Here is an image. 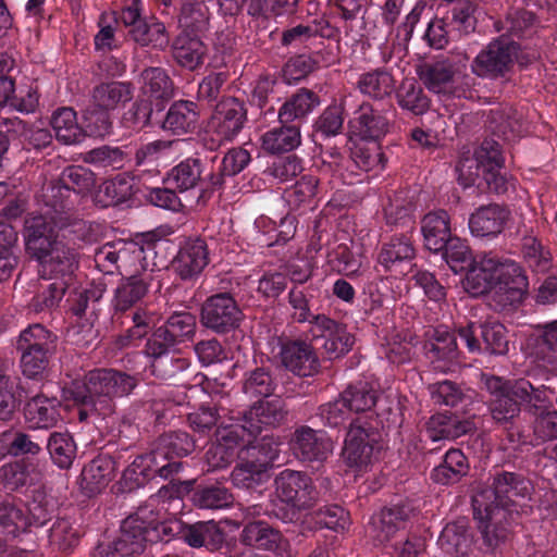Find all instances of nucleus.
<instances>
[{
  "instance_id": "obj_1",
  "label": "nucleus",
  "mask_w": 557,
  "mask_h": 557,
  "mask_svg": "<svg viewBox=\"0 0 557 557\" xmlns=\"http://www.w3.org/2000/svg\"><path fill=\"white\" fill-rule=\"evenodd\" d=\"M25 245L27 252L38 261L40 273L50 276L38 282L29 309L36 313L52 311L71 285L77 268L76 252L58 239L52 223L42 215L26 221Z\"/></svg>"
},
{
  "instance_id": "obj_2",
  "label": "nucleus",
  "mask_w": 557,
  "mask_h": 557,
  "mask_svg": "<svg viewBox=\"0 0 557 557\" xmlns=\"http://www.w3.org/2000/svg\"><path fill=\"white\" fill-rule=\"evenodd\" d=\"M532 490L531 482L512 472L494 476L493 486L476 493L472 498L474 519L488 546H497L506 537L508 506L513 497H525Z\"/></svg>"
},
{
  "instance_id": "obj_3",
  "label": "nucleus",
  "mask_w": 557,
  "mask_h": 557,
  "mask_svg": "<svg viewBox=\"0 0 557 557\" xmlns=\"http://www.w3.org/2000/svg\"><path fill=\"white\" fill-rule=\"evenodd\" d=\"M136 375L114 369H97L88 372L83 382H74L69 388V398L89 405L99 416L114 412V398L128 396L138 385Z\"/></svg>"
},
{
  "instance_id": "obj_4",
  "label": "nucleus",
  "mask_w": 557,
  "mask_h": 557,
  "mask_svg": "<svg viewBox=\"0 0 557 557\" xmlns=\"http://www.w3.org/2000/svg\"><path fill=\"white\" fill-rule=\"evenodd\" d=\"M133 98V88L125 82H107L96 85L90 100L84 110L87 131L95 136L109 134L112 125L111 114L124 107Z\"/></svg>"
},
{
  "instance_id": "obj_5",
  "label": "nucleus",
  "mask_w": 557,
  "mask_h": 557,
  "mask_svg": "<svg viewBox=\"0 0 557 557\" xmlns=\"http://www.w3.org/2000/svg\"><path fill=\"white\" fill-rule=\"evenodd\" d=\"M379 438L380 434L368 422H351L342 451L346 466L356 472L367 471L376 460Z\"/></svg>"
},
{
  "instance_id": "obj_6",
  "label": "nucleus",
  "mask_w": 557,
  "mask_h": 557,
  "mask_svg": "<svg viewBox=\"0 0 557 557\" xmlns=\"http://www.w3.org/2000/svg\"><path fill=\"white\" fill-rule=\"evenodd\" d=\"M246 120L247 110L242 101L233 97L222 99L208 123L210 149L233 140L244 127Z\"/></svg>"
},
{
  "instance_id": "obj_7",
  "label": "nucleus",
  "mask_w": 557,
  "mask_h": 557,
  "mask_svg": "<svg viewBox=\"0 0 557 557\" xmlns=\"http://www.w3.org/2000/svg\"><path fill=\"white\" fill-rule=\"evenodd\" d=\"M519 47L506 36L491 41L471 63V71L479 77L498 78L505 76L517 59Z\"/></svg>"
},
{
  "instance_id": "obj_8",
  "label": "nucleus",
  "mask_w": 557,
  "mask_h": 557,
  "mask_svg": "<svg viewBox=\"0 0 557 557\" xmlns=\"http://www.w3.org/2000/svg\"><path fill=\"white\" fill-rule=\"evenodd\" d=\"M495 268V285L492 296L495 308L504 310L520 304L529 286L522 268L513 260L498 257Z\"/></svg>"
},
{
  "instance_id": "obj_9",
  "label": "nucleus",
  "mask_w": 557,
  "mask_h": 557,
  "mask_svg": "<svg viewBox=\"0 0 557 557\" xmlns=\"http://www.w3.org/2000/svg\"><path fill=\"white\" fill-rule=\"evenodd\" d=\"M243 312L228 293L212 295L202 304L200 322L215 333L224 334L239 326Z\"/></svg>"
},
{
  "instance_id": "obj_10",
  "label": "nucleus",
  "mask_w": 557,
  "mask_h": 557,
  "mask_svg": "<svg viewBox=\"0 0 557 557\" xmlns=\"http://www.w3.org/2000/svg\"><path fill=\"white\" fill-rule=\"evenodd\" d=\"M276 496L298 509L313 505L317 492L311 479L304 472L285 469L274 481Z\"/></svg>"
},
{
  "instance_id": "obj_11",
  "label": "nucleus",
  "mask_w": 557,
  "mask_h": 557,
  "mask_svg": "<svg viewBox=\"0 0 557 557\" xmlns=\"http://www.w3.org/2000/svg\"><path fill=\"white\" fill-rule=\"evenodd\" d=\"M287 417L285 401L280 397L255 403L240 418L239 428L250 436L274 429L284 423Z\"/></svg>"
},
{
  "instance_id": "obj_12",
  "label": "nucleus",
  "mask_w": 557,
  "mask_h": 557,
  "mask_svg": "<svg viewBox=\"0 0 557 557\" xmlns=\"http://www.w3.org/2000/svg\"><path fill=\"white\" fill-rule=\"evenodd\" d=\"M287 417L285 401L280 397L255 403L240 418L239 428L250 436L274 429L284 423Z\"/></svg>"
},
{
  "instance_id": "obj_13",
  "label": "nucleus",
  "mask_w": 557,
  "mask_h": 557,
  "mask_svg": "<svg viewBox=\"0 0 557 557\" xmlns=\"http://www.w3.org/2000/svg\"><path fill=\"white\" fill-rule=\"evenodd\" d=\"M482 380L492 396L490 411L493 419L498 423H507L518 417L522 403L513 395V382L487 374H483Z\"/></svg>"
},
{
  "instance_id": "obj_14",
  "label": "nucleus",
  "mask_w": 557,
  "mask_h": 557,
  "mask_svg": "<svg viewBox=\"0 0 557 557\" xmlns=\"http://www.w3.org/2000/svg\"><path fill=\"white\" fill-rule=\"evenodd\" d=\"M313 336L323 337L322 345L325 355L330 359H337L349 352L355 344V336L347 331L346 325L318 314L313 318Z\"/></svg>"
},
{
  "instance_id": "obj_15",
  "label": "nucleus",
  "mask_w": 557,
  "mask_h": 557,
  "mask_svg": "<svg viewBox=\"0 0 557 557\" xmlns=\"http://www.w3.org/2000/svg\"><path fill=\"white\" fill-rule=\"evenodd\" d=\"M280 358L287 370L299 376H311L320 368L319 358L311 344L300 339L283 341Z\"/></svg>"
},
{
  "instance_id": "obj_16",
  "label": "nucleus",
  "mask_w": 557,
  "mask_h": 557,
  "mask_svg": "<svg viewBox=\"0 0 557 557\" xmlns=\"http://www.w3.org/2000/svg\"><path fill=\"white\" fill-rule=\"evenodd\" d=\"M290 448L301 460L323 461L332 454L333 443L324 432L301 425L293 433Z\"/></svg>"
},
{
  "instance_id": "obj_17",
  "label": "nucleus",
  "mask_w": 557,
  "mask_h": 557,
  "mask_svg": "<svg viewBox=\"0 0 557 557\" xmlns=\"http://www.w3.org/2000/svg\"><path fill=\"white\" fill-rule=\"evenodd\" d=\"M350 132L361 140H379L389 129V120L383 110L363 102L349 121Z\"/></svg>"
},
{
  "instance_id": "obj_18",
  "label": "nucleus",
  "mask_w": 557,
  "mask_h": 557,
  "mask_svg": "<svg viewBox=\"0 0 557 557\" xmlns=\"http://www.w3.org/2000/svg\"><path fill=\"white\" fill-rule=\"evenodd\" d=\"M153 282L151 271H144L123 277L117 284L112 306L115 311L125 312L140 302L148 294Z\"/></svg>"
},
{
  "instance_id": "obj_19",
  "label": "nucleus",
  "mask_w": 557,
  "mask_h": 557,
  "mask_svg": "<svg viewBox=\"0 0 557 557\" xmlns=\"http://www.w3.org/2000/svg\"><path fill=\"white\" fill-rule=\"evenodd\" d=\"M497 256L484 253L474 258L469 263V269L463 282L465 289L472 296H479L491 292L493 296L495 285V271Z\"/></svg>"
},
{
  "instance_id": "obj_20",
  "label": "nucleus",
  "mask_w": 557,
  "mask_h": 557,
  "mask_svg": "<svg viewBox=\"0 0 557 557\" xmlns=\"http://www.w3.org/2000/svg\"><path fill=\"white\" fill-rule=\"evenodd\" d=\"M209 263V252L203 239L187 240L181 247L173 261V267L182 280L197 277Z\"/></svg>"
},
{
  "instance_id": "obj_21",
  "label": "nucleus",
  "mask_w": 557,
  "mask_h": 557,
  "mask_svg": "<svg viewBox=\"0 0 557 557\" xmlns=\"http://www.w3.org/2000/svg\"><path fill=\"white\" fill-rule=\"evenodd\" d=\"M509 216V211L499 205L482 206L470 215V232L476 237H496L504 231Z\"/></svg>"
},
{
  "instance_id": "obj_22",
  "label": "nucleus",
  "mask_w": 557,
  "mask_h": 557,
  "mask_svg": "<svg viewBox=\"0 0 557 557\" xmlns=\"http://www.w3.org/2000/svg\"><path fill=\"white\" fill-rule=\"evenodd\" d=\"M474 430L472 419L445 413L433 414L424 424L425 436L432 442L455 440Z\"/></svg>"
},
{
  "instance_id": "obj_23",
  "label": "nucleus",
  "mask_w": 557,
  "mask_h": 557,
  "mask_svg": "<svg viewBox=\"0 0 557 557\" xmlns=\"http://www.w3.org/2000/svg\"><path fill=\"white\" fill-rule=\"evenodd\" d=\"M149 533L146 522L138 515L127 517L114 542V550L122 557H132L144 552Z\"/></svg>"
},
{
  "instance_id": "obj_24",
  "label": "nucleus",
  "mask_w": 557,
  "mask_h": 557,
  "mask_svg": "<svg viewBox=\"0 0 557 557\" xmlns=\"http://www.w3.org/2000/svg\"><path fill=\"white\" fill-rule=\"evenodd\" d=\"M60 401L37 395L30 398L24 407V418L32 430L51 429L61 420Z\"/></svg>"
},
{
  "instance_id": "obj_25",
  "label": "nucleus",
  "mask_w": 557,
  "mask_h": 557,
  "mask_svg": "<svg viewBox=\"0 0 557 557\" xmlns=\"http://www.w3.org/2000/svg\"><path fill=\"white\" fill-rule=\"evenodd\" d=\"M417 74L424 86L432 92L455 95V69L448 61L425 62Z\"/></svg>"
},
{
  "instance_id": "obj_26",
  "label": "nucleus",
  "mask_w": 557,
  "mask_h": 557,
  "mask_svg": "<svg viewBox=\"0 0 557 557\" xmlns=\"http://www.w3.org/2000/svg\"><path fill=\"white\" fill-rule=\"evenodd\" d=\"M182 466L181 461L162 463L152 449L148 454L136 457L125 470L124 476L134 480L136 484H140L146 478L153 474L169 479L172 474L180 472Z\"/></svg>"
},
{
  "instance_id": "obj_27",
  "label": "nucleus",
  "mask_w": 557,
  "mask_h": 557,
  "mask_svg": "<svg viewBox=\"0 0 557 557\" xmlns=\"http://www.w3.org/2000/svg\"><path fill=\"white\" fill-rule=\"evenodd\" d=\"M207 52V46L197 35L181 33L172 44L175 62L189 71H195L203 64Z\"/></svg>"
},
{
  "instance_id": "obj_28",
  "label": "nucleus",
  "mask_w": 557,
  "mask_h": 557,
  "mask_svg": "<svg viewBox=\"0 0 557 557\" xmlns=\"http://www.w3.org/2000/svg\"><path fill=\"white\" fill-rule=\"evenodd\" d=\"M424 245L430 251L444 249L451 238L450 218L445 210H437L424 215L421 222Z\"/></svg>"
},
{
  "instance_id": "obj_29",
  "label": "nucleus",
  "mask_w": 557,
  "mask_h": 557,
  "mask_svg": "<svg viewBox=\"0 0 557 557\" xmlns=\"http://www.w3.org/2000/svg\"><path fill=\"white\" fill-rule=\"evenodd\" d=\"M112 479V460L106 456H98L83 468L79 485L87 496H92L100 493Z\"/></svg>"
},
{
  "instance_id": "obj_30",
  "label": "nucleus",
  "mask_w": 557,
  "mask_h": 557,
  "mask_svg": "<svg viewBox=\"0 0 557 557\" xmlns=\"http://www.w3.org/2000/svg\"><path fill=\"white\" fill-rule=\"evenodd\" d=\"M260 140L261 148L268 153L289 152L301 144L300 128L297 125L282 123L281 126L265 132Z\"/></svg>"
},
{
  "instance_id": "obj_31",
  "label": "nucleus",
  "mask_w": 557,
  "mask_h": 557,
  "mask_svg": "<svg viewBox=\"0 0 557 557\" xmlns=\"http://www.w3.org/2000/svg\"><path fill=\"white\" fill-rule=\"evenodd\" d=\"M319 104L320 98L314 91L300 88L282 104L278 110V120L281 123H290L305 119Z\"/></svg>"
},
{
  "instance_id": "obj_32",
  "label": "nucleus",
  "mask_w": 557,
  "mask_h": 557,
  "mask_svg": "<svg viewBox=\"0 0 557 557\" xmlns=\"http://www.w3.org/2000/svg\"><path fill=\"white\" fill-rule=\"evenodd\" d=\"M198 121L197 104L193 101L174 102L163 121L162 127L173 134L182 135L193 132Z\"/></svg>"
},
{
  "instance_id": "obj_33",
  "label": "nucleus",
  "mask_w": 557,
  "mask_h": 557,
  "mask_svg": "<svg viewBox=\"0 0 557 557\" xmlns=\"http://www.w3.org/2000/svg\"><path fill=\"white\" fill-rule=\"evenodd\" d=\"M513 395L533 416L543 411L554 409L552 404L553 392L545 387H534L527 380H517L513 382Z\"/></svg>"
},
{
  "instance_id": "obj_34",
  "label": "nucleus",
  "mask_w": 557,
  "mask_h": 557,
  "mask_svg": "<svg viewBox=\"0 0 557 557\" xmlns=\"http://www.w3.org/2000/svg\"><path fill=\"white\" fill-rule=\"evenodd\" d=\"M240 541L245 545L264 550H275L283 543L282 534L264 521L249 522L245 525Z\"/></svg>"
},
{
  "instance_id": "obj_35",
  "label": "nucleus",
  "mask_w": 557,
  "mask_h": 557,
  "mask_svg": "<svg viewBox=\"0 0 557 557\" xmlns=\"http://www.w3.org/2000/svg\"><path fill=\"white\" fill-rule=\"evenodd\" d=\"M195 449V443L188 433L184 431H174L161 435L153 450L162 463L172 461L171 459L189 455Z\"/></svg>"
},
{
  "instance_id": "obj_36",
  "label": "nucleus",
  "mask_w": 557,
  "mask_h": 557,
  "mask_svg": "<svg viewBox=\"0 0 557 557\" xmlns=\"http://www.w3.org/2000/svg\"><path fill=\"white\" fill-rule=\"evenodd\" d=\"M407 518L408 515L404 508H385L372 518L370 534L377 543H386L395 535Z\"/></svg>"
},
{
  "instance_id": "obj_37",
  "label": "nucleus",
  "mask_w": 557,
  "mask_h": 557,
  "mask_svg": "<svg viewBox=\"0 0 557 557\" xmlns=\"http://www.w3.org/2000/svg\"><path fill=\"white\" fill-rule=\"evenodd\" d=\"M414 256L416 249L410 238L406 235H397L382 245L377 262L389 271L397 264L412 260Z\"/></svg>"
},
{
  "instance_id": "obj_38",
  "label": "nucleus",
  "mask_w": 557,
  "mask_h": 557,
  "mask_svg": "<svg viewBox=\"0 0 557 557\" xmlns=\"http://www.w3.org/2000/svg\"><path fill=\"white\" fill-rule=\"evenodd\" d=\"M468 470L469 465L463 453L459 449H449L443 462L433 469L431 478L438 484L448 485L458 482Z\"/></svg>"
},
{
  "instance_id": "obj_39",
  "label": "nucleus",
  "mask_w": 557,
  "mask_h": 557,
  "mask_svg": "<svg viewBox=\"0 0 557 557\" xmlns=\"http://www.w3.org/2000/svg\"><path fill=\"white\" fill-rule=\"evenodd\" d=\"M438 544L446 554L466 555L471 544L467 521L459 519L448 523L440 535Z\"/></svg>"
},
{
  "instance_id": "obj_40",
  "label": "nucleus",
  "mask_w": 557,
  "mask_h": 557,
  "mask_svg": "<svg viewBox=\"0 0 557 557\" xmlns=\"http://www.w3.org/2000/svg\"><path fill=\"white\" fill-rule=\"evenodd\" d=\"M51 126L59 141L65 145L77 144L84 137L83 128L78 125L76 112L72 108H60L51 117Z\"/></svg>"
},
{
  "instance_id": "obj_41",
  "label": "nucleus",
  "mask_w": 557,
  "mask_h": 557,
  "mask_svg": "<svg viewBox=\"0 0 557 557\" xmlns=\"http://www.w3.org/2000/svg\"><path fill=\"white\" fill-rule=\"evenodd\" d=\"M358 88L363 95L381 100L393 94L395 79L388 71L375 69L360 76Z\"/></svg>"
},
{
  "instance_id": "obj_42",
  "label": "nucleus",
  "mask_w": 557,
  "mask_h": 557,
  "mask_svg": "<svg viewBox=\"0 0 557 557\" xmlns=\"http://www.w3.org/2000/svg\"><path fill=\"white\" fill-rule=\"evenodd\" d=\"M57 335L46 329L44 325L36 323L29 325L21 332L17 342V350H38L55 352Z\"/></svg>"
},
{
  "instance_id": "obj_43",
  "label": "nucleus",
  "mask_w": 557,
  "mask_h": 557,
  "mask_svg": "<svg viewBox=\"0 0 557 557\" xmlns=\"http://www.w3.org/2000/svg\"><path fill=\"white\" fill-rule=\"evenodd\" d=\"M42 447L33 441L32 436L22 431L8 430L0 434V457L8 455L17 457L22 455H39Z\"/></svg>"
},
{
  "instance_id": "obj_44",
  "label": "nucleus",
  "mask_w": 557,
  "mask_h": 557,
  "mask_svg": "<svg viewBox=\"0 0 557 557\" xmlns=\"http://www.w3.org/2000/svg\"><path fill=\"white\" fill-rule=\"evenodd\" d=\"M424 349L432 362L453 361L459 355L455 334L442 327L434 330L432 338L425 344Z\"/></svg>"
},
{
  "instance_id": "obj_45",
  "label": "nucleus",
  "mask_w": 557,
  "mask_h": 557,
  "mask_svg": "<svg viewBox=\"0 0 557 557\" xmlns=\"http://www.w3.org/2000/svg\"><path fill=\"white\" fill-rule=\"evenodd\" d=\"M134 194V178L123 173L106 181L99 190V201L103 206H117L127 201Z\"/></svg>"
},
{
  "instance_id": "obj_46",
  "label": "nucleus",
  "mask_w": 557,
  "mask_h": 557,
  "mask_svg": "<svg viewBox=\"0 0 557 557\" xmlns=\"http://www.w3.org/2000/svg\"><path fill=\"white\" fill-rule=\"evenodd\" d=\"M417 338L409 331H393L386 336L384 351L386 358L393 363H404L414 354Z\"/></svg>"
},
{
  "instance_id": "obj_47",
  "label": "nucleus",
  "mask_w": 557,
  "mask_h": 557,
  "mask_svg": "<svg viewBox=\"0 0 557 557\" xmlns=\"http://www.w3.org/2000/svg\"><path fill=\"white\" fill-rule=\"evenodd\" d=\"M141 90L156 100L170 99L174 92L173 82L161 67H149L141 73Z\"/></svg>"
},
{
  "instance_id": "obj_48",
  "label": "nucleus",
  "mask_w": 557,
  "mask_h": 557,
  "mask_svg": "<svg viewBox=\"0 0 557 557\" xmlns=\"http://www.w3.org/2000/svg\"><path fill=\"white\" fill-rule=\"evenodd\" d=\"M39 479V473L32 462L24 460L12 461L0 468V480L10 490H16L26 484H32Z\"/></svg>"
},
{
  "instance_id": "obj_49",
  "label": "nucleus",
  "mask_w": 557,
  "mask_h": 557,
  "mask_svg": "<svg viewBox=\"0 0 557 557\" xmlns=\"http://www.w3.org/2000/svg\"><path fill=\"white\" fill-rule=\"evenodd\" d=\"M129 35L143 47L163 49L169 44L164 24L156 20L140 22L135 28H131Z\"/></svg>"
},
{
  "instance_id": "obj_50",
  "label": "nucleus",
  "mask_w": 557,
  "mask_h": 557,
  "mask_svg": "<svg viewBox=\"0 0 557 557\" xmlns=\"http://www.w3.org/2000/svg\"><path fill=\"white\" fill-rule=\"evenodd\" d=\"M267 468L257 459L246 456V450L239 453V462L233 469L231 479L234 485L239 487H250L263 480Z\"/></svg>"
},
{
  "instance_id": "obj_51",
  "label": "nucleus",
  "mask_w": 557,
  "mask_h": 557,
  "mask_svg": "<svg viewBox=\"0 0 557 557\" xmlns=\"http://www.w3.org/2000/svg\"><path fill=\"white\" fill-rule=\"evenodd\" d=\"M351 159L362 171H379L385 165L384 153L376 140H361L354 145Z\"/></svg>"
},
{
  "instance_id": "obj_52",
  "label": "nucleus",
  "mask_w": 557,
  "mask_h": 557,
  "mask_svg": "<svg viewBox=\"0 0 557 557\" xmlns=\"http://www.w3.org/2000/svg\"><path fill=\"white\" fill-rule=\"evenodd\" d=\"M413 208V197L409 190L394 191L393 195L388 196L387 202L383 207L386 223L397 225L409 221Z\"/></svg>"
},
{
  "instance_id": "obj_53",
  "label": "nucleus",
  "mask_w": 557,
  "mask_h": 557,
  "mask_svg": "<svg viewBox=\"0 0 557 557\" xmlns=\"http://www.w3.org/2000/svg\"><path fill=\"white\" fill-rule=\"evenodd\" d=\"M341 395L356 413L370 411L377 399V391L368 382L349 385Z\"/></svg>"
},
{
  "instance_id": "obj_54",
  "label": "nucleus",
  "mask_w": 557,
  "mask_h": 557,
  "mask_svg": "<svg viewBox=\"0 0 557 557\" xmlns=\"http://www.w3.org/2000/svg\"><path fill=\"white\" fill-rule=\"evenodd\" d=\"M201 173L200 160L186 159L171 170L168 183L182 191L188 190L198 184Z\"/></svg>"
},
{
  "instance_id": "obj_55",
  "label": "nucleus",
  "mask_w": 557,
  "mask_h": 557,
  "mask_svg": "<svg viewBox=\"0 0 557 557\" xmlns=\"http://www.w3.org/2000/svg\"><path fill=\"white\" fill-rule=\"evenodd\" d=\"M47 449L53 462L62 469L70 468L76 456V445L67 433L53 432L50 434Z\"/></svg>"
},
{
  "instance_id": "obj_56",
  "label": "nucleus",
  "mask_w": 557,
  "mask_h": 557,
  "mask_svg": "<svg viewBox=\"0 0 557 557\" xmlns=\"http://www.w3.org/2000/svg\"><path fill=\"white\" fill-rule=\"evenodd\" d=\"M396 97L398 104L413 114H422L429 109V98L421 86L412 79H406L401 83Z\"/></svg>"
},
{
  "instance_id": "obj_57",
  "label": "nucleus",
  "mask_w": 557,
  "mask_h": 557,
  "mask_svg": "<svg viewBox=\"0 0 557 557\" xmlns=\"http://www.w3.org/2000/svg\"><path fill=\"white\" fill-rule=\"evenodd\" d=\"M319 181L312 175H305L295 185L287 188L284 197L292 209L310 206L317 194Z\"/></svg>"
},
{
  "instance_id": "obj_58",
  "label": "nucleus",
  "mask_w": 557,
  "mask_h": 557,
  "mask_svg": "<svg viewBox=\"0 0 557 557\" xmlns=\"http://www.w3.org/2000/svg\"><path fill=\"white\" fill-rule=\"evenodd\" d=\"M209 16L208 9L202 1L197 3H186L182 7L181 15L178 18L180 26L183 28L182 33H201L208 26Z\"/></svg>"
},
{
  "instance_id": "obj_59",
  "label": "nucleus",
  "mask_w": 557,
  "mask_h": 557,
  "mask_svg": "<svg viewBox=\"0 0 557 557\" xmlns=\"http://www.w3.org/2000/svg\"><path fill=\"white\" fill-rule=\"evenodd\" d=\"M195 506L202 509H221L233 504L234 497L223 486H209L198 490L193 495Z\"/></svg>"
},
{
  "instance_id": "obj_60",
  "label": "nucleus",
  "mask_w": 557,
  "mask_h": 557,
  "mask_svg": "<svg viewBox=\"0 0 557 557\" xmlns=\"http://www.w3.org/2000/svg\"><path fill=\"white\" fill-rule=\"evenodd\" d=\"M0 525L9 534L15 535L29 525V519L22 506L5 499L0 502Z\"/></svg>"
},
{
  "instance_id": "obj_61",
  "label": "nucleus",
  "mask_w": 557,
  "mask_h": 557,
  "mask_svg": "<svg viewBox=\"0 0 557 557\" xmlns=\"http://www.w3.org/2000/svg\"><path fill=\"white\" fill-rule=\"evenodd\" d=\"M190 366L187 358L176 354L151 360L150 371L156 377L161 380H171L186 371Z\"/></svg>"
},
{
  "instance_id": "obj_62",
  "label": "nucleus",
  "mask_w": 557,
  "mask_h": 557,
  "mask_svg": "<svg viewBox=\"0 0 557 557\" xmlns=\"http://www.w3.org/2000/svg\"><path fill=\"white\" fill-rule=\"evenodd\" d=\"M11 127L8 132L23 137L36 149L48 147L52 141V136L47 128L28 126L24 121L15 117L9 121Z\"/></svg>"
},
{
  "instance_id": "obj_63",
  "label": "nucleus",
  "mask_w": 557,
  "mask_h": 557,
  "mask_svg": "<svg viewBox=\"0 0 557 557\" xmlns=\"http://www.w3.org/2000/svg\"><path fill=\"white\" fill-rule=\"evenodd\" d=\"M522 253L524 260L533 271L546 272L550 268V253L544 249L535 237L527 236L523 238Z\"/></svg>"
},
{
  "instance_id": "obj_64",
  "label": "nucleus",
  "mask_w": 557,
  "mask_h": 557,
  "mask_svg": "<svg viewBox=\"0 0 557 557\" xmlns=\"http://www.w3.org/2000/svg\"><path fill=\"white\" fill-rule=\"evenodd\" d=\"M60 180L64 186H66L70 193L73 190L77 194L89 193L96 184L94 173L83 166L66 168L62 172Z\"/></svg>"
}]
</instances>
